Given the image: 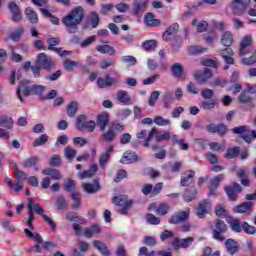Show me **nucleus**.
<instances>
[{"mask_svg":"<svg viewBox=\"0 0 256 256\" xmlns=\"http://www.w3.org/2000/svg\"><path fill=\"white\" fill-rule=\"evenodd\" d=\"M85 17V11L83 7L78 6L72 9L71 13L67 14L63 19L62 23L66 27V31L71 34H75L79 31V25Z\"/></svg>","mask_w":256,"mask_h":256,"instance_id":"1","label":"nucleus"},{"mask_svg":"<svg viewBox=\"0 0 256 256\" xmlns=\"http://www.w3.org/2000/svg\"><path fill=\"white\" fill-rule=\"evenodd\" d=\"M229 231V226L225 223V221L217 218L214 221V227L212 228V237L216 241H220V243H223L225 241V233Z\"/></svg>","mask_w":256,"mask_h":256,"instance_id":"2","label":"nucleus"},{"mask_svg":"<svg viewBox=\"0 0 256 256\" xmlns=\"http://www.w3.org/2000/svg\"><path fill=\"white\" fill-rule=\"evenodd\" d=\"M88 116L85 114H80L76 117V129L78 131H89V133H93L95 131V127H97V124L95 121L90 120L87 121Z\"/></svg>","mask_w":256,"mask_h":256,"instance_id":"3","label":"nucleus"},{"mask_svg":"<svg viewBox=\"0 0 256 256\" xmlns=\"http://www.w3.org/2000/svg\"><path fill=\"white\" fill-rule=\"evenodd\" d=\"M155 137V140L158 142L169 141L171 139V132L169 131H157V128L153 127L144 142V147H149L151 140Z\"/></svg>","mask_w":256,"mask_h":256,"instance_id":"4","label":"nucleus"},{"mask_svg":"<svg viewBox=\"0 0 256 256\" xmlns=\"http://www.w3.org/2000/svg\"><path fill=\"white\" fill-rule=\"evenodd\" d=\"M112 203L118 207H123L122 209L118 210V213L121 215H127V211H129V208L131 205H133V202L131 200L128 201L127 196L125 195L115 196L112 199Z\"/></svg>","mask_w":256,"mask_h":256,"instance_id":"5","label":"nucleus"},{"mask_svg":"<svg viewBox=\"0 0 256 256\" xmlns=\"http://www.w3.org/2000/svg\"><path fill=\"white\" fill-rule=\"evenodd\" d=\"M249 5H251V0H233L230 4V9H232L234 15L241 16Z\"/></svg>","mask_w":256,"mask_h":256,"instance_id":"6","label":"nucleus"},{"mask_svg":"<svg viewBox=\"0 0 256 256\" xmlns=\"http://www.w3.org/2000/svg\"><path fill=\"white\" fill-rule=\"evenodd\" d=\"M37 65L45 71H51L55 67V61L51 57H48L45 53H40L36 59Z\"/></svg>","mask_w":256,"mask_h":256,"instance_id":"7","label":"nucleus"},{"mask_svg":"<svg viewBox=\"0 0 256 256\" xmlns=\"http://www.w3.org/2000/svg\"><path fill=\"white\" fill-rule=\"evenodd\" d=\"M190 213V209L176 212L170 217L168 223H170V225H179V223H185L186 221L189 220Z\"/></svg>","mask_w":256,"mask_h":256,"instance_id":"8","label":"nucleus"},{"mask_svg":"<svg viewBox=\"0 0 256 256\" xmlns=\"http://www.w3.org/2000/svg\"><path fill=\"white\" fill-rule=\"evenodd\" d=\"M224 191L230 201H237V197H239V193L243 191V188L239 183L234 182L232 185L225 186Z\"/></svg>","mask_w":256,"mask_h":256,"instance_id":"9","label":"nucleus"},{"mask_svg":"<svg viewBox=\"0 0 256 256\" xmlns=\"http://www.w3.org/2000/svg\"><path fill=\"white\" fill-rule=\"evenodd\" d=\"M193 77L200 85H205L209 79L213 77V71L209 68H204L203 73L199 70H195L193 72Z\"/></svg>","mask_w":256,"mask_h":256,"instance_id":"10","label":"nucleus"},{"mask_svg":"<svg viewBox=\"0 0 256 256\" xmlns=\"http://www.w3.org/2000/svg\"><path fill=\"white\" fill-rule=\"evenodd\" d=\"M149 6V0H133L132 2V13L139 17L147 11Z\"/></svg>","mask_w":256,"mask_h":256,"instance_id":"11","label":"nucleus"},{"mask_svg":"<svg viewBox=\"0 0 256 256\" xmlns=\"http://www.w3.org/2000/svg\"><path fill=\"white\" fill-rule=\"evenodd\" d=\"M193 241H195V238L193 237H187L184 239L181 238H175L171 245L174 249H189L191 245H193Z\"/></svg>","mask_w":256,"mask_h":256,"instance_id":"12","label":"nucleus"},{"mask_svg":"<svg viewBox=\"0 0 256 256\" xmlns=\"http://www.w3.org/2000/svg\"><path fill=\"white\" fill-rule=\"evenodd\" d=\"M212 204L208 200H204L199 203L196 208V215L199 219H205V215H209L211 213Z\"/></svg>","mask_w":256,"mask_h":256,"instance_id":"13","label":"nucleus"},{"mask_svg":"<svg viewBox=\"0 0 256 256\" xmlns=\"http://www.w3.org/2000/svg\"><path fill=\"white\" fill-rule=\"evenodd\" d=\"M224 247L228 253V255H237L239 253V250L241 249V246H239V242L233 238H229L224 242Z\"/></svg>","mask_w":256,"mask_h":256,"instance_id":"14","label":"nucleus"},{"mask_svg":"<svg viewBox=\"0 0 256 256\" xmlns=\"http://www.w3.org/2000/svg\"><path fill=\"white\" fill-rule=\"evenodd\" d=\"M8 9L12 15V21L14 23H19L23 20V15L21 14V8L15 2L8 3Z\"/></svg>","mask_w":256,"mask_h":256,"instance_id":"15","label":"nucleus"},{"mask_svg":"<svg viewBox=\"0 0 256 256\" xmlns=\"http://www.w3.org/2000/svg\"><path fill=\"white\" fill-rule=\"evenodd\" d=\"M100 23H101V18L99 17V14H97L95 11H92L86 19L85 27L86 28L91 27L92 29H97Z\"/></svg>","mask_w":256,"mask_h":256,"instance_id":"16","label":"nucleus"},{"mask_svg":"<svg viewBox=\"0 0 256 256\" xmlns=\"http://www.w3.org/2000/svg\"><path fill=\"white\" fill-rule=\"evenodd\" d=\"M96 83L99 89H107V87H111V85L119 83V80H117V78L106 76L105 78L99 77Z\"/></svg>","mask_w":256,"mask_h":256,"instance_id":"17","label":"nucleus"},{"mask_svg":"<svg viewBox=\"0 0 256 256\" xmlns=\"http://www.w3.org/2000/svg\"><path fill=\"white\" fill-rule=\"evenodd\" d=\"M92 245L94 249H97L99 253H101L102 256H111V251L109 250V247H107V244L100 240H94L92 242Z\"/></svg>","mask_w":256,"mask_h":256,"instance_id":"18","label":"nucleus"},{"mask_svg":"<svg viewBox=\"0 0 256 256\" xmlns=\"http://www.w3.org/2000/svg\"><path fill=\"white\" fill-rule=\"evenodd\" d=\"M87 251H89V243L85 241H78V248L72 249V256H85Z\"/></svg>","mask_w":256,"mask_h":256,"instance_id":"19","label":"nucleus"},{"mask_svg":"<svg viewBox=\"0 0 256 256\" xmlns=\"http://www.w3.org/2000/svg\"><path fill=\"white\" fill-rule=\"evenodd\" d=\"M42 173L43 175H48L52 181H61V179H63L61 172L55 168H45Z\"/></svg>","mask_w":256,"mask_h":256,"instance_id":"20","label":"nucleus"},{"mask_svg":"<svg viewBox=\"0 0 256 256\" xmlns=\"http://www.w3.org/2000/svg\"><path fill=\"white\" fill-rule=\"evenodd\" d=\"M117 137V132L113 131V128L108 127V131H104L100 136V141H104L105 143H113Z\"/></svg>","mask_w":256,"mask_h":256,"instance_id":"21","label":"nucleus"},{"mask_svg":"<svg viewBox=\"0 0 256 256\" xmlns=\"http://www.w3.org/2000/svg\"><path fill=\"white\" fill-rule=\"evenodd\" d=\"M96 125L99 127L100 131H105L107 125H109V115L107 113H102L97 116Z\"/></svg>","mask_w":256,"mask_h":256,"instance_id":"22","label":"nucleus"},{"mask_svg":"<svg viewBox=\"0 0 256 256\" xmlns=\"http://www.w3.org/2000/svg\"><path fill=\"white\" fill-rule=\"evenodd\" d=\"M29 207L33 213H37V215H41L43 217V215H45V210L43 209V207H41L39 205V203H36L35 200L28 198V204H27V209L29 211Z\"/></svg>","mask_w":256,"mask_h":256,"instance_id":"23","label":"nucleus"},{"mask_svg":"<svg viewBox=\"0 0 256 256\" xmlns=\"http://www.w3.org/2000/svg\"><path fill=\"white\" fill-rule=\"evenodd\" d=\"M236 213H253V202H244L234 208Z\"/></svg>","mask_w":256,"mask_h":256,"instance_id":"24","label":"nucleus"},{"mask_svg":"<svg viewBox=\"0 0 256 256\" xmlns=\"http://www.w3.org/2000/svg\"><path fill=\"white\" fill-rule=\"evenodd\" d=\"M83 189L89 194L97 193V191H101V184H99V180H94V183L83 184Z\"/></svg>","mask_w":256,"mask_h":256,"instance_id":"25","label":"nucleus"},{"mask_svg":"<svg viewBox=\"0 0 256 256\" xmlns=\"http://www.w3.org/2000/svg\"><path fill=\"white\" fill-rule=\"evenodd\" d=\"M120 163H123L124 165L137 163V154L135 152H124Z\"/></svg>","mask_w":256,"mask_h":256,"instance_id":"26","label":"nucleus"},{"mask_svg":"<svg viewBox=\"0 0 256 256\" xmlns=\"http://www.w3.org/2000/svg\"><path fill=\"white\" fill-rule=\"evenodd\" d=\"M24 13H25L28 21L30 23H32V25H37V23H39V15H37V12H35V10H33V8L27 7L24 10Z\"/></svg>","mask_w":256,"mask_h":256,"instance_id":"27","label":"nucleus"},{"mask_svg":"<svg viewBox=\"0 0 256 256\" xmlns=\"http://www.w3.org/2000/svg\"><path fill=\"white\" fill-rule=\"evenodd\" d=\"M111 153H113V146H109L105 153L101 154L99 158V165L100 167L105 168L107 163H109V159H111Z\"/></svg>","mask_w":256,"mask_h":256,"instance_id":"28","label":"nucleus"},{"mask_svg":"<svg viewBox=\"0 0 256 256\" xmlns=\"http://www.w3.org/2000/svg\"><path fill=\"white\" fill-rule=\"evenodd\" d=\"M67 115L70 117V119H73L75 115H77V112L79 111V102L72 101L68 104L66 107Z\"/></svg>","mask_w":256,"mask_h":256,"instance_id":"29","label":"nucleus"},{"mask_svg":"<svg viewBox=\"0 0 256 256\" xmlns=\"http://www.w3.org/2000/svg\"><path fill=\"white\" fill-rule=\"evenodd\" d=\"M253 43V38L251 36H245L240 43V55H247L249 51H247V47Z\"/></svg>","mask_w":256,"mask_h":256,"instance_id":"30","label":"nucleus"},{"mask_svg":"<svg viewBox=\"0 0 256 256\" xmlns=\"http://www.w3.org/2000/svg\"><path fill=\"white\" fill-rule=\"evenodd\" d=\"M96 51H98V53H102L103 55H110L113 56L115 55V53H117V51L115 50V48H113V46L111 45H98L96 47Z\"/></svg>","mask_w":256,"mask_h":256,"instance_id":"31","label":"nucleus"},{"mask_svg":"<svg viewBox=\"0 0 256 256\" xmlns=\"http://www.w3.org/2000/svg\"><path fill=\"white\" fill-rule=\"evenodd\" d=\"M144 23L148 27H157L161 22L158 19H155L153 13L148 12L144 17Z\"/></svg>","mask_w":256,"mask_h":256,"instance_id":"32","label":"nucleus"},{"mask_svg":"<svg viewBox=\"0 0 256 256\" xmlns=\"http://www.w3.org/2000/svg\"><path fill=\"white\" fill-rule=\"evenodd\" d=\"M117 100L120 103H124V105H131V97H129V93L125 90H119L117 92Z\"/></svg>","mask_w":256,"mask_h":256,"instance_id":"33","label":"nucleus"},{"mask_svg":"<svg viewBox=\"0 0 256 256\" xmlns=\"http://www.w3.org/2000/svg\"><path fill=\"white\" fill-rule=\"evenodd\" d=\"M177 31H179V24L174 23L166 29V31L162 35V39L164 41H169V37H171V35L177 33Z\"/></svg>","mask_w":256,"mask_h":256,"instance_id":"34","label":"nucleus"},{"mask_svg":"<svg viewBox=\"0 0 256 256\" xmlns=\"http://www.w3.org/2000/svg\"><path fill=\"white\" fill-rule=\"evenodd\" d=\"M220 43L224 45V47H231L233 45V33L227 31L222 34Z\"/></svg>","mask_w":256,"mask_h":256,"instance_id":"35","label":"nucleus"},{"mask_svg":"<svg viewBox=\"0 0 256 256\" xmlns=\"http://www.w3.org/2000/svg\"><path fill=\"white\" fill-rule=\"evenodd\" d=\"M97 164H92L88 170L80 173V179H88L89 177H93L98 171Z\"/></svg>","mask_w":256,"mask_h":256,"instance_id":"36","label":"nucleus"},{"mask_svg":"<svg viewBox=\"0 0 256 256\" xmlns=\"http://www.w3.org/2000/svg\"><path fill=\"white\" fill-rule=\"evenodd\" d=\"M71 199L73 201L72 209H74L75 211H78V209H81V193L80 192H72Z\"/></svg>","mask_w":256,"mask_h":256,"instance_id":"37","label":"nucleus"},{"mask_svg":"<svg viewBox=\"0 0 256 256\" xmlns=\"http://www.w3.org/2000/svg\"><path fill=\"white\" fill-rule=\"evenodd\" d=\"M13 118L3 115L0 116V127H4L5 129H13Z\"/></svg>","mask_w":256,"mask_h":256,"instance_id":"38","label":"nucleus"},{"mask_svg":"<svg viewBox=\"0 0 256 256\" xmlns=\"http://www.w3.org/2000/svg\"><path fill=\"white\" fill-rule=\"evenodd\" d=\"M55 207L58 211L66 210L67 207H69V204H67V200L65 199V196L59 195L55 201Z\"/></svg>","mask_w":256,"mask_h":256,"instance_id":"39","label":"nucleus"},{"mask_svg":"<svg viewBox=\"0 0 256 256\" xmlns=\"http://www.w3.org/2000/svg\"><path fill=\"white\" fill-rule=\"evenodd\" d=\"M228 223L232 231H234L235 233H241V231L243 230V226L239 219L231 218L228 220Z\"/></svg>","mask_w":256,"mask_h":256,"instance_id":"40","label":"nucleus"},{"mask_svg":"<svg viewBox=\"0 0 256 256\" xmlns=\"http://www.w3.org/2000/svg\"><path fill=\"white\" fill-rule=\"evenodd\" d=\"M183 71H185V69L183 68V65H181L180 63H175L171 66V72L173 77H176V78L182 77Z\"/></svg>","mask_w":256,"mask_h":256,"instance_id":"41","label":"nucleus"},{"mask_svg":"<svg viewBox=\"0 0 256 256\" xmlns=\"http://www.w3.org/2000/svg\"><path fill=\"white\" fill-rule=\"evenodd\" d=\"M195 195H197V189L194 187L186 189L185 194L183 195V199L186 203H191L193 199H195Z\"/></svg>","mask_w":256,"mask_h":256,"instance_id":"42","label":"nucleus"},{"mask_svg":"<svg viewBox=\"0 0 256 256\" xmlns=\"http://www.w3.org/2000/svg\"><path fill=\"white\" fill-rule=\"evenodd\" d=\"M238 101L240 103H243L244 105H247L249 103L253 102V97H251V95H249L247 90H244L240 93V95L238 96Z\"/></svg>","mask_w":256,"mask_h":256,"instance_id":"43","label":"nucleus"},{"mask_svg":"<svg viewBox=\"0 0 256 256\" xmlns=\"http://www.w3.org/2000/svg\"><path fill=\"white\" fill-rule=\"evenodd\" d=\"M193 177H195V171L190 170L186 176L181 178L180 185L182 187H188V185H191Z\"/></svg>","mask_w":256,"mask_h":256,"instance_id":"44","label":"nucleus"},{"mask_svg":"<svg viewBox=\"0 0 256 256\" xmlns=\"http://www.w3.org/2000/svg\"><path fill=\"white\" fill-rule=\"evenodd\" d=\"M47 43L49 44L48 50L49 51H54V53H59V48L56 47V45H59L61 43V39L59 38H49L47 40Z\"/></svg>","mask_w":256,"mask_h":256,"instance_id":"45","label":"nucleus"},{"mask_svg":"<svg viewBox=\"0 0 256 256\" xmlns=\"http://www.w3.org/2000/svg\"><path fill=\"white\" fill-rule=\"evenodd\" d=\"M241 153L239 146L228 148L227 153L224 155L225 159H235Z\"/></svg>","mask_w":256,"mask_h":256,"instance_id":"46","label":"nucleus"},{"mask_svg":"<svg viewBox=\"0 0 256 256\" xmlns=\"http://www.w3.org/2000/svg\"><path fill=\"white\" fill-rule=\"evenodd\" d=\"M38 163H39V157L37 156L30 157L23 162V167L25 169H31V167H35V165H37Z\"/></svg>","mask_w":256,"mask_h":256,"instance_id":"47","label":"nucleus"},{"mask_svg":"<svg viewBox=\"0 0 256 256\" xmlns=\"http://www.w3.org/2000/svg\"><path fill=\"white\" fill-rule=\"evenodd\" d=\"M64 155H65L66 159H68L69 161H73V159H75V157H77V150H75L71 146H67L64 149Z\"/></svg>","mask_w":256,"mask_h":256,"instance_id":"48","label":"nucleus"},{"mask_svg":"<svg viewBox=\"0 0 256 256\" xmlns=\"http://www.w3.org/2000/svg\"><path fill=\"white\" fill-rule=\"evenodd\" d=\"M142 48L144 49V51H155V49H157V41L146 40L142 43Z\"/></svg>","mask_w":256,"mask_h":256,"instance_id":"49","label":"nucleus"},{"mask_svg":"<svg viewBox=\"0 0 256 256\" xmlns=\"http://www.w3.org/2000/svg\"><path fill=\"white\" fill-rule=\"evenodd\" d=\"M6 183L7 186L10 187V189H13L15 191V193H19V191H22L23 189V183L16 182L15 184H13L11 178H6Z\"/></svg>","mask_w":256,"mask_h":256,"instance_id":"50","label":"nucleus"},{"mask_svg":"<svg viewBox=\"0 0 256 256\" xmlns=\"http://www.w3.org/2000/svg\"><path fill=\"white\" fill-rule=\"evenodd\" d=\"M207 51V48L202 46H190L188 47V53L190 55H201V53H205Z\"/></svg>","mask_w":256,"mask_h":256,"instance_id":"51","label":"nucleus"},{"mask_svg":"<svg viewBox=\"0 0 256 256\" xmlns=\"http://www.w3.org/2000/svg\"><path fill=\"white\" fill-rule=\"evenodd\" d=\"M23 33H25V29H23V27H18L10 34V39H12V41H19V39L23 37Z\"/></svg>","mask_w":256,"mask_h":256,"instance_id":"52","label":"nucleus"},{"mask_svg":"<svg viewBox=\"0 0 256 256\" xmlns=\"http://www.w3.org/2000/svg\"><path fill=\"white\" fill-rule=\"evenodd\" d=\"M155 125H158V127H167V125H171V120L165 119L162 116H156L154 118Z\"/></svg>","mask_w":256,"mask_h":256,"instance_id":"53","label":"nucleus"},{"mask_svg":"<svg viewBox=\"0 0 256 256\" xmlns=\"http://www.w3.org/2000/svg\"><path fill=\"white\" fill-rule=\"evenodd\" d=\"M49 141V136L47 134H42L39 138H36L33 142V147H41Z\"/></svg>","mask_w":256,"mask_h":256,"instance_id":"54","label":"nucleus"},{"mask_svg":"<svg viewBox=\"0 0 256 256\" xmlns=\"http://www.w3.org/2000/svg\"><path fill=\"white\" fill-rule=\"evenodd\" d=\"M169 209H171V207L169 206V204H160L157 209L155 210V213L157 215H167V213H169Z\"/></svg>","mask_w":256,"mask_h":256,"instance_id":"55","label":"nucleus"},{"mask_svg":"<svg viewBox=\"0 0 256 256\" xmlns=\"http://www.w3.org/2000/svg\"><path fill=\"white\" fill-rule=\"evenodd\" d=\"M77 184L74 182L73 179L69 178L66 183L64 184V189L68 193H75V188Z\"/></svg>","mask_w":256,"mask_h":256,"instance_id":"56","label":"nucleus"},{"mask_svg":"<svg viewBox=\"0 0 256 256\" xmlns=\"http://www.w3.org/2000/svg\"><path fill=\"white\" fill-rule=\"evenodd\" d=\"M175 99L173 98V94L171 92H165L163 96L164 107L165 109H169V105L173 103Z\"/></svg>","mask_w":256,"mask_h":256,"instance_id":"57","label":"nucleus"},{"mask_svg":"<svg viewBox=\"0 0 256 256\" xmlns=\"http://www.w3.org/2000/svg\"><path fill=\"white\" fill-rule=\"evenodd\" d=\"M223 179H225V174H219L215 176L213 179L210 180L211 187L217 189Z\"/></svg>","mask_w":256,"mask_h":256,"instance_id":"58","label":"nucleus"},{"mask_svg":"<svg viewBox=\"0 0 256 256\" xmlns=\"http://www.w3.org/2000/svg\"><path fill=\"white\" fill-rule=\"evenodd\" d=\"M66 219H68V221H77L78 223H85V218L80 217L75 212L68 213L66 215Z\"/></svg>","mask_w":256,"mask_h":256,"instance_id":"59","label":"nucleus"},{"mask_svg":"<svg viewBox=\"0 0 256 256\" xmlns=\"http://www.w3.org/2000/svg\"><path fill=\"white\" fill-rule=\"evenodd\" d=\"M79 66V62L77 61H73L70 59H67L64 61V69L66 71H73V69H75V67Z\"/></svg>","mask_w":256,"mask_h":256,"instance_id":"60","label":"nucleus"},{"mask_svg":"<svg viewBox=\"0 0 256 256\" xmlns=\"http://www.w3.org/2000/svg\"><path fill=\"white\" fill-rule=\"evenodd\" d=\"M242 230L247 234V235H255L256 233V228L255 226L249 225L247 222L242 223Z\"/></svg>","mask_w":256,"mask_h":256,"instance_id":"61","label":"nucleus"},{"mask_svg":"<svg viewBox=\"0 0 256 256\" xmlns=\"http://www.w3.org/2000/svg\"><path fill=\"white\" fill-rule=\"evenodd\" d=\"M227 131H229V129L227 128V125H225L224 123H221L216 126L215 133L220 135V137H225V135H227Z\"/></svg>","mask_w":256,"mask_h":256,"instance_id":"62","label":"nucleus"},{"mask_svg":"<svg viewBox=\"0 0 256 256\" xmlns=\"http://www.w3.org/2000/svg\"><path fill=\"white\" fill-rule=\"evenodd\" d=\"M116 62L112 58H106L100 63V69H107L109 67H115Z\"/></svg>","mask_w":256,"mask_h":256,"instance_id":"63","label":"nucleus"},{"mask_svg":"<svg viewBox=\"0 0 256 256\" xmlns=\"http://www.w3.org/2000/svg\"><path fill=\"white\" fill-rule=\"evenodd\" d=\"M157 255V252L155 250H151L149 251V248L145 247V246H142L140 249H139V254L138 256H156Z\"/></svg>","mask_w":256,"mask_h":256,"instance_id":"64","label":"nucleus"}]
</instances>
